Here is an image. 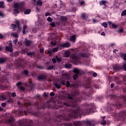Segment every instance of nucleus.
<instances>
[{
  "mask_svg": "<svg viewBox=\"0 0 126 126\" xmlns=\"http://www.w3.org/2000/svg\"><path fill=\"white\" fill-rule=\"evenodd\" d=\"M107 124V121L105 120H102L101 122V125L102 126H106V124Z\"/></svg>",
  "mask_w": 126,
  "mask_h": 126,
  "instance_id": "obj_35",
  "label": "nucleus"
},
{
  "mask_svg": "<svg viewBox=\"0 0 126 126\" xmlns=\"http://www.w3.org/2000/svg\"><path fill=\"white\" fill-rule=\"evenodd\" d=\"M55 59H56L57 62H58V63H61L62 62V59L58 57V56H55Z\"/></svg>",
  "mask_w": 126,
  "mask_h": 126,
  "instance_id": "obj_34",
  "label": "nucleus"
},
{
  "mask_svg": "<svg viewBox=\"0 0 126 126\" xmlns=\"http://www.w3.org/2000/svg\"><path fill=\"white\" fill-rule=\"evenodd\" d=\"M122 69H123L124 70H125V71H126V63L123 64L122 66Z\"/></svg>",
  "mask_w": 126,
  "mask_h": 126,
  "instance_id": "obj_44",
  "label": "nucleus"
},
{
  "mask_svg": "<svg viewBox=\"0 0 126 126\" xmlns=\"http://www.w3.org/2000/svg\"><path fill=\"white\" fill-rule=\"evenodd\" d=\"M22 84H23V83H22V82H19L16 84V86H17L18 88H19V89H20L22 91H25V87H24L23 86H21L22 85Z\"/></svg>",
  "mask_w": 126,
  "mask_h": 126,
  "instance_id": "obj_10",
  "label": "nucleus"
},
{
  "mask_svg": "<svg viewBox=\"0 0 126 126\" xmlns=\"http://www.w3.org/2000/svg\"><path fill=\"white\" fill-rule=\"evenodd\" d=\"M72 66V65H71V64H66L65 65V67L66 68H71Z\"/></svg>",
  "mask_w": 126,
  "mask_h": 126,
  "instance_id": "obj_36",
  "label": "nucleus"
},
{
  "mask_svg": "<svg viewBox=\"0 0 126 126\" xmlns=\"http://www.w3.org/2000/svg\"><path fill=\"white\" fill-rule=\"evenodd\" d=\"M79 69L77 68H75L73 70L74 73H75V74H79Z\"/></svg>",
  "mask_w": 126,
  "mask_h": 126,
  "instance_id": "obj_30",
  "label": "nucleus"
},
{
  "mask_svg": "<svg viewBox=\"0 0 126 126\" xmlns=\"http://www.w3.org/2000/svg\"><path fill=\"white\" fill-rule=\"evenodd\" d=\"M16 63L15 64V66L17 68H20L21 67H23L22 64H21V59H19L16 60Z\"/></svg>",
  "mask_w": 126,
  "mask_h": 126,
  "instance_id": "obj_9",
  "label": "nucleus"
},
{
  "mask_svg": "<svg viewBox=\"0 0 126 126\" xmlns=\"http://www.w3.org/2000/svg\"><path fill=\"white\" fill-rule=\"evenodd\" d=\"M98 122L96 120H87L82 121L73 122L74 126H82L83 125H86L87 126H95Z\"/></svg>",
  "mask_w": 126,
  "mask_h": 126,
  "instance_id": "obj_2",
  "label": "nucleus"
},
{
  "mask_svg": "<svg viewBox=\"0 0 126 126\" xmlns=\"http://www.w3.org/2000/svg\"><path fill=\"white\" fill-rule=\"evenodd\" d=\"M7 103H10V104H12L13 103V100L11 99H9L7 101Z\"/></svg>",
  "mask_w": 126,
  "mask_h": 126,
  "instance_id": "obj_45",
  "label": "nucleus"
},
{
  "mask_svg": "<svg viewBox=\"0 0 126 126\" xmlns=\"http://www.w3.org/2000/svg\"><path fill=\"white\" fill-rule=\"evenodd\" d=\"M106 3H107V2H106V1H105V0H101L99 2V5H100V6L104 5V6H106Z\"/></svg>",
  "mask_w": 126,
  "mask_h": 126,
  "instance_id": "obj_25",
  "label": "nucleus"
},
{
  "mask_svg": "<svg viewBox=\"0 0 126 126\" xmlns=\"http://www.w3.org/2000/svg\"><path fill=\"white\" fill-rule=\"evenodd\" d=\"M44 97H48L49 94H47L46 93H44Z\"/></svg>",
  "mask_w": 126,
  "mask_h": 126,
  "instance_id": "obj_63",
  "label": "nucleus"
},
{
  "mask_svg": "<svg viewBox=\"0 0 126 126\" xmlns=\"http://www.w3.org/2000/svg\"><path fill=\"white\" fill-rule=\"evenodd\" d=\"M11 96L12 97H16V93L14 92L12 93Z\"/></svg>",
  "mask_w": 126,
  "mask_h": 126,
  "instance_id": "obj_57",
  "label": "nucleus"
},
{
  "mask_svg": "<svg viewBox=\"0 0 126 126\" xmlns=\"http://www.w3.org/2000/svg\"><path fill=\"white\" fill-rule=\"evenodd\" d=\"M47 20L48 21V22H53V19L51 18V17H48Z\"/></svg>",
  "mask_w": 126,
  "mask_h": 126,
  "instance_id": "obj_42",
  "label": "nucleus"
},
{
  "mask_svg": "<svg viewBox=\"0 0 126 126\" xmlns=\"http://www.w3.org/2000/svg\"><path fill=\"white\" fill-rule=\"evenodd\" d=\"M11 36H12L13 37H15V38H18V34H17V33L16 32H12L11 33Z\"/></svg>",
  "mask_w": 126,
  "mask_h": 126,
  "instance_id": "obj_29",
  "label": "nucleus"
},
{
  "mask_svg": "<svg viewBox=\"0 0 126 126\" xmlns=\"http://www.w3.org/2000/svg\"><path fill=\"white\" fill-rule=\"evenodd\" d=\"M125 15H126V9L123 11L121 13V16H125Z\"/></svg>",
  "mask_w": 126,
  "mask_h": 126,
  "instance_id": "obj_43",
  "label": "nucleus"
},
{
  "mask_svg": "<svg viewBox=\"0 0 126 126\" xmlns=\"http://www.w3.org/2000/svg\"><path fill=\"white\" fill-rule=\"evenodd\" d=\"M62 21H66L67 20V18L65 16H62L61 18Z\"/></svg>",
  "mask_w": 126,
  "mask_h": 126,
  "instance_id": "obj_37",
  "label": "nucleus"
},
{
  "mask_svg": "<svg viewBox=\"0 0 126 126\" xmlns=\"http://www.w3.org/2000/svg\"><path fill=\"white\" fill-rule=\"evenodd\" d=\"M25 106L27 109V112L28 113H31V109H32V107H31V104L28 103L27 105H25Z\"/></svg>",
  "mask_w": 126,
  "mask_h": 126,
  "instance_id": "obj_13",
  "label": "nucleus"
},
{
  "mask_svg": "<svg viewBox=\"0 0 126 126\" xmlns=\"http://www.w3.org/2000/svg\"><path fill=\"white\" fill-rule=\"evenodd\" d=\"M4 1H0V8H4Z\"/></svg>",
  "mask_w": 126,
  "mask_h": 126,
  "instance_id": "obj_23",
  "label": "nucleus"
},
{
  "mask_svg": "<svg viewBox=\"0 0 126 126\" xmlns=\"http://www.w3.org/2000/svg\"><path fill=\"white\" fill-rule=\"evenodd\" d=\"M113 68L115 71H120L121 69H123V66L119 64H116L113 66Z\"/></svg>",
  "mask_w": 126,
  "mask_h": 126,
  "instance_id": "obj_7",
  "label": "nucleus"
},
{
  "mask_svg": "<svg viewBox=\"0 0 126 126\" xmlns=\"http://www.w3.org/2000/svg\"><path fill=\"white\" fill-rule=\"evenodd\" d=\"M36 53L35 52V51H33L32 52H28L27 55V56H28V57H32V56H34V55H35Z\"/></svg>",
  "mask_w": 126,
  "mask_h": 126,
  "instance_id": "obj_18",
  "label": "nucleus"
},
{
  "mask_svg": "<svg viewBox=\"0 0 126 126\" xmlns=\"http://www.w3.org/2000/svg\"><path fill=\"white\" fill-rule=\"evenodd\" d=\"M17 42H18V39L16 38L15 40H13V43L15 44L16 45L17 43Z\"/></svg>",
  "mask_w": 126,
  "mask_h": 126,
  "instance_id": "obj_49",
  "label": "nucleus"
},
{
  "mask_svg": "<svg viewBox=\"0 0 126 126\" xmlns=\"http://www.w3.org/2000/svg\"><path fill=\"white\" fill-rule=\"evenodd\" d=\"M16 24H12L10 25V27L12 28V29H15L16 27H17V29H19V30H21V27L20 26V21L18 20H16L15 22Z\"/></svg>",
  "mask_w": 126,
  "mask_h": 126,
  "instance_id": "obj_4",
  "label": "nucleus"
},
{
  "mask_svg": "<svg viewBox=\"0 0 126 126\" xmlns=\"http://www.w3.org/2000/svg\"><path fill=\"white\" fill-rule=\"evenodd\" d=\"M70 41L71 42H72V43H75V41H76V37H75V35H73L70 37Z\"/></svg>",
  "mask_w": 126,
  "mask_h": 126,
  "instance_id": "obj_17",
  "label": "nucleus"
},
{
  "mask_svg": "<svg viewBox=\"0 0 126 126\" xmlns=\"http://www.w3.org/2000/svg\"><path fill=\"white\" fill-rule=\"evenodd\" d=\"M47 52L50 56H53V55H54V54H53V53H54V52H53V50H52V49H51V48H49Z\"/></svg>",
  "mask_w": 126,
  "mask_h": 126,
  "instance_id": "obj_27",
  "label": "nucleus"
},
{
  "mask_svg": "<svg viewBox=\"0 0 126 126\" xmlns=\"http://www.w3.org/2000/svg\"><path fill=\"white\" fill-rule=\"evenodd\" d=\"M59 51V47H55L52 49L53 53H57Z\"/></svg>",
  "mask_w": 126,
  "mask_h": 126,
  "instance_id": "obj_33",
  "label": "nucleus"
},
{
  "mask_svg": "<svg viewBox=\"0 0 126 126\" xmlns=\"http://www.w3.org/2000/svg\"><path fill=\"white\" fill-rule=\"evenodd\" d=\"M54 85H55V87L57 89H61L62 88V85H61V83H60V81L59 82H56L54 83Z\"/></svg>",
  "mask_w": 126,
  "mask_h": 126,
  "instance_id": "obj_15",
  "label": "nucleus"
},
{
  "mask_svg": "<svg viewBox=\"0 0 126 126\" xmlns=\"http://www.w3.org/2000/svg\"><path fill=\"white\" fill-rule=\"evenodd\" d=\"M52 62L53 63H57V59L56 58H53Z\"/></svg>",
  "mask_w": 126,
  "mask_h": 126,
  "instance_id": "obj_55",
  "label": "nucleus"
},
{
  "mask_svg": "<svg viewBox=\"0 0 126 126\" xmlns=\"http://www.w3.org/2000/svg\"><path fill=\"white\" fill-rule=\"evenodd\" d=\"M36 4L39 6H42V5L43 4V1H42L41 0H38L36 2Z\"/></svg>",
  "mask_w": 126,
  "mask_h": 126,
  "instance_id": "obj_24",
  "label": "nucleus"
},
{
  "mask_svg": "<svg viewBox=\"0 0 126 126\" xmlns=\"http://www.w3.org/2000/svg\"><path fill=\"white\" fill-rule=\"evenodd\" d=\"M70 55V51H66L64 53V56L66 58H68L69 56Z\"/></svg>",
  "mask_w": 126,
  "mask_h": 126,
  "instance_id": "obj_20",
  "label": "nucleus"
},
{
  "mask_svg": "<svg viewBox=\"0 0 126 126\" xmlns=\"http://www.w3.org/2000/svg\"><path fill=\"white\" fill-rule=\"evenodd\" d=\"M19 54H18V52H13L10 54V57H17Z\"/></svg>",
  "mask_w": 126,
  "mask_h": 126,
  "instance_id": "obj_19",
  "label": "nucleus"
},
{
  "mask_svg": "<svg viewBox=\"0 0 126 126\" xmlns=\"http://www.w3.org/2000/svg\"><path fill=\"white\" fill-rule=\"evenodd\" d=\"M54 68H55L54 65H50L47 67V70H52V69H54Z\"/></svg>",
  "mask_w": 126,
  "mask_h": 126,
  "instance_id": "obj_31",
  "label": "nucleus"
},
{
  "mask_svg": "<svg viewBox=\"0 0 126 126\" xmlns=\"http://www.w3.org/2000/svg\"><path fill=\"white\" fill-rule=\"evenodd\" d=\"M102 26L104 27V28H107L108 27V24L106 22H104L102 24Z\"/></svg>",
  "mask_w": 126,
  "mask_h": 126,
  "instance_id": "obj_41",
  "label": "nucleus"
},
{
  "mask_svg": "<svg viewBox=\"0 0 126 126\" xmlns=\"http://www.w3.org/2000/svg\"><path fill=\"white\" fill-rule=\"evenodd\" d=\"M123 59L124 61H126V53L124 55Z\"/></svg>",
  "mask_w": 126,
  "mask_h": 126,
  "instance_id": "obj_64",
  "label": "nucleus"
},
{
  "mask_svg": "<svg viewBox=\"0 0 126 126\" xmlns=\"http://www.w3.org/2000/svg\"><path fill=\"white\" fill-rule=\"evenodd\" d=\"M19 10H18V9L16 8L15 9H14V14H18V13H19Z\"/></svg>",
  "mask_w": 126,
  "mask_h": 126,
  "instance_id": "obj_39",
  "label": "nucleus"
},
{
  "mask_svg": "<svg viewBox=\"0 0 126 126\" xmlns=\"http://www.w3.org/2000/svg\"><path fill=\"white\" fill-rule=\"evenodd\" d=\"M46 16H51V13L50 12H46L45 14Z\"/></svg>",
  "mask_w": 126,
  "mask_h": 126,
  "instance_id": "obj_56",
  "label": "nucleus"
},
{
  "mask_svg": "<svg viewBox=\"0 0 126 126\" xmlns=\"http://www.w3.org/2000/svg\"><path fill=\"white\" fill-rule=\"evenodd\" d=\"M118 33H124V29H121L118 31Z\"/></svg>",
  "mask_w": 126,
  "mask_h": 126,
  "instance_id": "obj_53",
  "label": "nucleus"
},
{
  "mask_svg": "<svg viewBox=\"0 0 126 126\" xmlns=\"http://www.w3.org/2000/svg\"><path fill=\"white\" fill-rule=\"evenodd\" d=\"M0 98L2 100H5V99H6V97H5L4 95H0Z\"/></svg>",
  "mask_w": 126,
  "mask_h": 126,
  "instance_id": "obj_51",
  "label": "nucleus"
},
{
  "mask_svg": "<svg viewBox=\"0 0 126 126\" xmlns=\"http://www.w3.org/2000/svg\"><path fill=\"white\" fill-rule=\"evenodd\" d=\"M1 106L3 107H6V103H2Z\"/></svg>",
  "mask_w": 126,
  "mask_h": 126,
  "instance_id": "obj_60",
  "label": "nucleus"
},
{
  "mask_svg": "<svg viewBox=\"0 0 126 126\" xmlns=\"http://www.w3.org/2000/svg\"><path fill=\"white\" fill-rule=\"evenodd\" d=\"M60 84L62 85H65V81L64 80H62L60 82Z\"/></svg>",
  "mask_w": 126,
  "mask_h": 126,
  "instance_id": "obj_40",
  "label": "nucleus"
},
{
  "mask_svg": "<svg viewBox=\"0 0 126 126\" xmlns=\"http://www.w3.org/2000/svg\"><path fill=\"white\" fill-rule=\"evenodd\" d=\"M32 43H33V42H32V40L26 39L25 41V45L26 46V47H30V46H31V45H32Z\"/></svg>",
  "mask_w": 126,
  "mask_h": 126,
  "instance_id": "obj_14",
  "label": "nucleus"
},
{
  "mask_svg": "<svg viewBox=\"0 0 126 126\" xmlns=\"http://www.w3.org/2000/svg\"><path fill=\"white\" fill-rule=\"evenodd\" d=\"M37 79L39 80H46L47 79V75L41 74L37 77Z\"/></svg>",
  "mask_w": 126,
  "mask_h": 126,
  "instance_id": "obj_12",
  "label": "nucleus"
},
{
  "mask_svg": "<svg viewBox=\"0 0 126 126\" xmlns=\"http://www.w3.org/2000/svg\"><path fill=\"white\" fill-rule=\"evenodd\" d=\"M112 27H113V28H114L115 29H116V28H118V25H115L114 23L112 24Z\"/></svg>",
  "mask_w": 126,
  "mask_h": 126,
  "instance_id": "obj_47",
  "label": "nucleus"
},
{
  "mask_svg": "<svg viewBox=\"0 0 126 126\" xmlns=\"http://www.w3.org/2000/svg\"><path fill=\"white\" fill-rule=\"evenodd\" d=\"M7 61V58H0V63H4Z\"/></svg>",
  "mask_w": 126,
  "mask_h": 126,
  "instance_id": "obj_16",
  "label": "nucleus"
},
{
  "mask_svg": "<svg viewBox=\"0 0 126 126\" xmlns=\"http://www.w3.org/2000/svg\"><path fill=\"white\" fill-rule=\"evenodd\" d=\"M29 87H30L31 90H32V89H34V85H33V83L32 82H29Z\"/></svg>",
  "mask_w": 126,
  "mask_h": 126,
  "instance_id": "obj_21",
  "label": "nucleus"
},
{
  "mask_svg": "<svg viewBox=\"0 0 126 126\" xmlns=\"http://www.w3.org/2000/svg\"><path fill=\"white\" fill-rule=\"evenodd\" d=\"M93 93V91H91L89 92V94H87V96L88 97H90V95H92V94Z\"/></svg>",
  "mask_w": 126,
  "mask_h": 126,
  "instance_id": "obj_48",
  "label": "nucleus"
},
{
  "mask_svg": "<svg viewBox=\"0 0 126 126\" xmlns=\"http://www.w3.org/2000/svg\"><path fill=\"white\" fill-rule=\"evenodd\" d=\"M50 25L51 27H53V28L56 27V24L55 23V22L51 23Z\"/></svg>",
  "mask_w": 126,
  "mask_h": 126,
  "instance_id": "obj_50",
  "label": "nucleus"
},
{
  "mask_svg": "<svg viewBox=\"0 0 126 126\" xmlns=\"http://www.w3.org/2000/svg\"><path fill=\"white\" fill-rule=\"evenodd\" d=\"M80 57H82V58H88V55H87V54L86 53H80Z\"/></svg>",
  "mask_w": 126,
  "mask_h": 126,
  "instance_id": "obj_28",
  "label": "nucleus"
},
{
  "mask_svg": "<svg viewBox=\"0 0 126 126\" xmlns=\"http://www.w3.org/2000/svg\"><path fill=\"white\" fill-rule=\"evenodd\" d=\"M36 97H37V98H38L39 102H41V97H40V95H36Z\"/></svg>",
  "mask_w": 126,
  "mask_h": 126,
  "instance_id": "obj_59",
  "label": "nucleus"
},
{
  "mask_svg": "<svg viewBox=\"0 0 126 126\" xmlns=\"http://www.w3.org/2000/svg\"><path fill=\"white\" fill-rule=\"evenodd\" d=\"M67 98L69 100L67 102H64L63 104L59 105V108H64L63 109H62L63 112L65 113V115L60 117H57L56 118H50L49 122L53 123V126H73V125L70 123H66L67 121H70L72 118L75 119L79 116H81L83 113L86 114H91L94 112V108L95 105L93 103L88 104L85 103L83 105V110H81L77 105L78 102H81V98L76 96L74 97L73 94H68Z\"/></svg>",
  "mask_w": 126,
  "mask_h": 126,
  "instance_id": "obj_1",
  "label": "nucleus"
},
{
  "mask_svg": "<svg viewBox=\"0 0 126 126\" xmlns=\"http://www.w3.org/2000/svg\"><path fill=\"white\" fill-rule=\"evenodd\" d=\"M79 75V74H75L74 75H73V78L74 80H76L77 78H78Z\"/></svg>",
  "mask_w": 126,
  "mask_h": 126,
  "instance_id": "obj_32",
  "label": "nucleus"
},
{
  "mask_svg": "<svg viewBox=\"0 0 126 126\" xmlns=\"http://www.w3.org/2000/svg\"><path fill=\"white\" fill-rule=\"evenodd\" d=\"M12 122H13V119L12 118H10V119H9L8 120V123L9 124H11V123H12Z\"/></svg>",
  "mask_w": 126,
  "mask_h": 126,
  "instance_id": "obj_52",
  "label": "nucleus"
},
{
  "mask_svg": "<svg viewBox=\"0 0 126 126\" xmlns=\"http://www.w3.org/2000/svg\"><path fill=\"white\" fill-rule=\"evenodd\" d=\"M51 46H56L57 45V42L51 41Z\"/></svg>",
  "mask_w": 126,
  "mask_h": 126,
  "instance_id": "obj_46",
  "label": "nucleus"
},
{
  "mask_svg": "<svg viewBox=\"0 0 126 126\" xmlns=\"http://www.w3.org/2000/svg\"><path fill=\"white\" fill-rule=\"evenodd\" d=\"M79 74L80 75H82V74H84V72L83 70H79Z\"/></svg>",
  "mask_w": 126,
  "mask_h": 126,
  "instance_id": "obj_58",
  "label": "nucleus"
},
{
  "mask_svg": "<svg viewBox=\"0 0 126 126\" xmlns=\"http://www.w3.org/2000/svg\"><path fill=\"white\" fill-rule=\"evenodd\" d=\"M5 52H9V53H12L13 52V45L12 43L10 42L8 44V46H6L5 47Z\"/></svg>",
  "mask_w": 126,
  "mask_h": 126,
  "instance_id": "obj_5",
  "label": "nucleus"
},
{
  "mask_svg": "<svg viewBox=\"0 0 126 126\" xmlns=\"http://www.w3.org/2000/svg\"><path fill=\"white\" fill-rule=\"evenodd\" d=\"M65 85L67 87H74L75 88H77V87H78V85L77 84H73L70 85V83L68 81H66V83L65 84Z\"/></svg>",
  "mask_w": 126,
  "mask_h": 126,
  "instance_id": "obj_8",
  "label": "nucleus"
},
{
  "mask_svg": "<svg viewBox=\"0 0 126 126\" xmlns=\"http://www.w3.org/2000/svg\"><path fill=\"white\" fill-rule=\"evenodd\" d=\"M71 58L73 62V63L74 64H76L77 63L79 62V57H78V56L77 54H75L71 55Z\"/></svg>",
  "mask_w": 126,
  "mask_h": 126,
  "instance_id": "obj_6",
  "label": "nucleus"
},
{
  "mask_svg": "<svg viewBox=\"0 0 126 126\" xmlns=\"http://www.w3.org/2000/svg\"><path fill=\"white\" fill-rule=\"evenodd\" d=\"M50 96H55V93H54L53 92H51L50 94Z\"/></svg>",
  "mask_w": 126,
  "mask_h": 126,
  "instance_id": "obj_61",
  "label": "nucleus"
},
{
  "mask_svg": "<svg viewBox=\"0 0 126 126\" xmlns=\"http://www.w3.org/2000/svg\"><path fill=\"white\" fill-rule=\"evenodd\" d=\"M39 51L41 54H43V53H44V48H41Z\"/></svg>",
  "mask_w": 126,
  "mask_h": 126,
  "instance_id": "obj_62",
  "label": "nucleus"
},
{
  "mask_svg": "<svg viewBox=\"0 0 126 126\" xmlns=\"http://www.w3.org/2000/svg\"><path fill=\"white\" fill-rule=\"evenodd\" d=\"M14 6L15 8L22 10L24 8V2H21L20 3L16 2L14 4Z\"/></svg>",
  "mask_w": 126,
  "mask_h": 126,
  "instance_id": "obj_3",
  "label": "nucleus"
},
{
  "mask_svg": "<svg viewBox=\"0 0 126 126\" xmlns=\"http://www.w3.org/2000/svg\"><path fill=\"white\" fill-rule=\"evenodd\" d=\"M23 74H24V75H28V74H29V71H28V70H24Z\"/></svg>",
  "mask_w": 126,
  "mask_h": 126,
  "instance_id": "obj_38",
  "label": "nucleus"
},
{
  "mask_svg": "<svg viewBox=\"0 0 126 126\" xmlns=\"http://www.w3.org/2000/svg\"><path fill=\"white\" fill-rule=\"evenodd\" d=\"M81 17L83 19H84V20H87V15H86V14L85 13H83L81 15Z\"/></svg>",
  "mask_w": 126,
  "mask_h": 126,
  "instance_id": "obj_22",
  "label": "nucleus"
},
{
  "mask_svg": "<svg viewBox=\"0 0 126 126\" xmlns=\"http://www.w3.org/2000/svg\"><path fill=\"white\" fill-rule=\"evenodd\" d=\"M4 15H5L3 14V12L0 11V16H1V17H4Z\"/></svg>",
  "mask_w": 126,
  "mask_h": 126,
  "instance_id": "obj_54",
  "label": "nucleus"
},
{
  "mask_svg": "<svg viewBox=\"0 0 126 126\" xmlns=\"http://www.w3.org/2000/svg\"><path fill=\"white\" fill-rule=\"evenodd\" d=\"M71 44L69 42H65L63 44H60L61 48L63 49L64 48H69Z\"/></svg>",
  "mask_w": 126,
  "mask_h": 126,
  "instance_id": "obj_11",
  "label": "nucleus"
},
{
  "mask_svg": "<svg viewBox=\"0 0 126 126\" xmlns=\"http://www.w3.org/2000/svg\"><path fill=\"white\" fill-rule=\"evenodd\" d=\"M31 13V9H26L24 12V14H30Z\"/></svg>",
  "mask_w": 126,
  "mask_h": 126,
  "instance_id": "obj_26",
  "label": "nucleus"
}]
</instances>
